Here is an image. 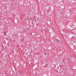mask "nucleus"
I'll return each mask as SVG.
<instances>
[{
    "label": "nucleus",
    "mask_w": 76,
    "mask_h": 76,
    "mask_svg": "<svg viewBox=\"0 0 76 76\" xmlns=\"http://www.w3.org/2000/svg\"><path fill=\"white\" fill-rule=\"evenodd\" d=\"M24 32L25 33H26V32H27V31H28V29L26 28L24 29L23 30Z\"/></svg>",
    "instance_id": "1"
},
{
    "label": "nucleus",
    "mask_w": 76,
    "mask_h": 76,
    "mask_svg": "<svg viewBox=\"0 0 76 76\" xmlns=\"http://www.w3.org/2000/svg\"><path fill=\"white\" fill-rule=\"evenodd\" d=\"M56 41L57 43L60 42V41L58 39H56Z\"/></svg>",
    "instance_id": "2"
},
{
    "label": "nucleus",
    "mask_w": 76,
    "mask_h": 76,
    "mask_svg": "<svg viewBox=\"0 0 76 76\" xmlns=\"http://www.w3.org/2000/svg\"><path fill=\"white\" fill-rule=\"evenodd\" d=\"M34 21L35 22H37V21H36V20H34Z\"/></svg>",
    "instance_id": "3"
},
{
    "label": "nucleus",
    "mask_w": 76,
    "mask_h": 76,
    "mask_svg": "<svg viewBox=\"0 0 76 76\" xmlns=\"http://www.w3.org/2000/svg\"><path fill=\"white\" fill-rule=\"evenodd\" d=\"M58 49H57V51H58Z\"/></svg>",
    "instance_id": "4"
},
{
    "label": "nucleus",
    "mask_w": 76,
    "mask_h": 76,
    "mask_svg": "<svg viewBox=\"0 0 76 76\" xmlns=\"http://www.w3.org/2000/svg\"><path fill=\"white\" fill-rule=\"evenodd\" d=\"M70 12L71 13H72V11H70Z\"/></svg>",
    "instance_id": "5"
},
{
    "label": "nucleus",
    "mask_w": 76,
    "mask_h": 76,
    "mask_svg": "<svg viewBox=\"0 0 76 76\" xmlns=\"http://www.w3.org/2000/svg\"><path fill=\"white\" fill-rule=\"evenodd\" d=\"M31 35H32V34H31Z\"/></svg>",
    "instance_id": "6"
},
{
    "label": "nucleus",
    "mask_w": 76,
    "mask_h": 76,
    "mask_svg": "<svg viewBox=\"0 0 76 76\" xmlns=\"http://www.w3.org/2000/svg\"><path fill=\"white\" fill-rule=\"evenodd\" d=\"M57 45H58V44H56Z\"/></svg>",
    "instance_id": "7"
},
{
    "label": "nucleus",
    "mask_w": 76,
    "mask_h": 76,
    "mask_svg": "<svg viewBox=\"0 0 76 76\" xmlns=\"http://www.w3.org/2000/svg\"><path fill=\"white\" fill-rule=\"evenodd\" d=\"M44 55H46V54H45Z\"/></svg>",
    "instance_id": "8"
},
{
    "label": "nucleus",
    "mask_w": 76,
    "mask_h": 76,
    "mask_svg": "<svg viewBox=\"0 0 76 76\" xmlns=\"http://www.w3.org/2000/svg\"><path fill=\"white\" fill-rule=\"evenodd\" d=\"M13 41H15V40H13Z\"/></svg>",
    "instance_id": "9"
},
{
    "label": "nucleus",
    "mask_w": 76,
    "mask_h": 76,
    "mask_svg": "<svg viewBox=\"0 0 76 76\" xmlns=\"http://www.w3.org/2000/svg\"><path fill=\"white\" fill-rule=\"evenodd\" d=\"M34 17H35V15H34Z\"/></svg>",
    "instance_id": "10"
},
{
    "label": "nucleus",
    "mask_w": 76,
    "mask_h": 76,
    "mask_svg": "<svg viewBox=\"0 0 76 76\" xmlns=\"http://www.w3.org/2000/svg\"><path fill=\"white\" fill-rule=\"evenodd\" d=\"M17 74H18V73H17Z\"/></svg>",
    "instance_id": "11"
},
{
    "label": "nucleus",
    "mask_w": 76,
    "mask_h": 76,
    "mask_svg": "<svg viewBox=\"0 0 76 76\" xmlns=\"http://www.w3.org/2000/svg\"><path fill=\"white\" fill-rule=\"evenodd\" d=\"M66 72H65V73H66Z\"/></svg>",
    "instance_id": "12"
},
{
    "label": "nucleus",
    "mask_w": 76,
    "mask_h": 76,
    "mask_svg": "<svg viewBox=\"0 0 76 76\" xmlns=\"http://www.w3.org/2000/svg\"><path fill=\"white\" fill-rule=\"evenodd\" d=\"M62 72H63L62 71Z\"/></svg>",
    "instance_id": "13"
}]
</instances>
